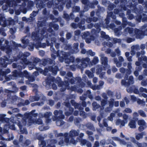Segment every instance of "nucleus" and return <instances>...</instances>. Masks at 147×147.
I'll use <instances>...</instances> for the list:
<instances>
[{
    "label": "nucleus",
    "mask_w": 147,
    "mask_h": 147,
    "mask_svg": "<svg viewBox=\"0 0 147 147\" xmlns=\"http://www.w3.org/2000/svg\"><path fill=\"white\" fill-rule=\"evenodd\" d=\"M69 57L67 56L66 53L64 52H62L59 56V59L60 61L62 62L64 59H65V62L66 63H69L70 62H72L73 60V57H71V60L68 59Z\"/></svg>",
    "instance_id": "1"
},
{
    "label": "nucleus",
    "mask_w": 147,
    "mask_h": 147,
    "mask_svg": "<svg viewBox=\"0 0 147 147\" xmlns=\"http://www.w3.org/2000/svg\"><path fill=\"white\" fill-rule=\"evenodd\" d=\"M130 140L134 144L136 147H147V143L140 142L136 141L134 137H130Z\"/></svg>",
    "instance_id": "2"
},
{
    "label": "nucleus",
    "mask_w": 147,
    "mask_h": 147,
    "mask_svg": "<svg viewBox=\"0 0 147 147\" xmlns=\"http://www.w3.org/2000/svg\"><path fill=\"white\" fill-rule=\"evenodd\" d=\"M113 139L114 140L119 142L121 145H127V147H134L131 143L126 142L125 140H121L118 138L114 137L113 138Z\"/></svg>",
    "instance_id": "3"
},
{
    "label": "nucleus",
    "mask_w": 147,
    "mask_h": 147,
    "mask_svg": "<svg viewBox=\"0 0 147 147\" xmlns=\"http://www.w3.org/2000/svg\"><path fill=\"white\" fill-rule=\"evenodd\" d=\"M123 121L120 119L117 120L116 121V124L118 125L120 124L121 126H124L125 124L127 123L128 116L125 114H124L123 115Z\"/></svg>",
    "instance_id": "4"
},
{
    "label": "nucleus",
    "mask_w": 147,
    "mask_h": 147,
    "mask_svg": "<svg viewBox=\"0 0 147 147\" xmlns=\"http://www.w3.org/2000/svg\"><path fill=\"white\" fill-rule=\"evenodd\" d=\"M134 32L136 35V37L137 38H142L145 35V31H143L137 28L135 29Z\"/></svg>",
    "instance_id": "5"
},
{
    "label": "nucleus",
    "mask_w": 147,
    "mask_h": 147,
    "mask_svg": "<svg viewBox=\"0 0 147 147\" xmlns=\"http://www.w3.org/2000/svg\"><path fill=\"white\" fill-rule=\"evenodd\" d=\"M12 62L10 60H9L5 57H3L0 59V63L3 67H5L8 64H10Z\"/></svg>",
    "instance_id": "6"
},
{
    "label": "nucleus",
    "mask_w": 147,
    "mask_h": 147,
    "mask_svg": "<svg viewBox=\"0 0 147 147\" xmlns=\"http://www.w3.org/2000/svg\"><path fill=\"white\" fill-rule=\"evenodd\" d=\"M100 57L101 58L102 63L104 68V69H107L109 67V66L107 64L108 61L107 57H105L103 54L100 55Z\"/></svg>",
    "instance_id": "7"
},
{
    "label": "nucleus",
    "mask_w": 147,
    "mask_h": 147,
    "mask_svg": "<svg viewBox=\"0 0 147 147\" xmlns=\"http://www.w3.org/2000/svg\"><path fill=\"white\" fill-rule=\"evenodd\" d=\"M138 124L140 125L138 130L142 131L147 127V125L144 120H139L138 122Z\"/></svg>",
    "instance_id": "8"
},
{
    "label": "nucleus",
    "mask_w": 147,
    "mask_h": 147,
    "mask_svg": "<svg viewBox=\"0 0 147 147\" xmlns=\"http://www.w3.org/2000/svg\"><path fill=\"white\" fill-rule=\"evenodd\" d=\"M133 77L132 76H130L128 80L127 77L126 78L125 80H122L121 81L122 84L125 86H127L129 84H133Z\"/></svg>",
    "instance_id": "9"
},
{
    "label": "nucleus",
    "mask_w": 147,
    "mask_h": 147,
    "mask_svg": "<svg viewBox=\"0 0 147 147\" xmlns=\"http://www.w3.org/2000/svg\"><path fill=\"white\" fill-rule=\"evenodd\" d=\"M4 22V24H2V26L3 27H5L7 25H14L15 23V21L11 18H9L7 20L6 19Z\"/></svg>",
    "instance_id": "10"
},
{
    "label": "nucleus",
    "mask_w": 147,
    "mask_h": 147,
    "mask_svg": "<svg viewBox=\"0 0 147 147\" xmlns=\"http://www.w3.org/2000/svg\"><path fill=\"white\" fill-rule=\"evenodd\" d=\"M137 5L138 4L137 3H135L133 4L131 2L128 5V7L133 10L134 12L136 13H139L140 11L136 7Z\"/></svg>",
    "instance_id": "11"
},
{
    "label": "nucleus",
    "mask_w": 147,
    "mask_h": 147,
    "mask_svg": "<svg viewBox=\"0 0 147 147\" xmlns=\"http://www.w3.org/2000/svg\"><path fill=\"white\" fill-rule=\"evenodd\" d=\"M31 37L34 41L39 42L40 40V38L38 32H33L31 34Z\"/></svg>",
    "instance_id": "12"
},
{
    "label": "nucleus",
    "mask_w": 147,
    "mask_h": 147,
    "mask_svg": "<svg viewBox=\"0 0 147 147\" xmlns=\"http://www.w3.org/2000/svg\"><path fill=\"white\" fill-rule=\"evenodd\" d=\"M35 3L38 8L41 9L44 7L45 4L43 0H36Z\"/></svg>",
    "instance_id": "13"
},
{
    "label": "nucleus",
    "mask_w": 147,
    "mask_h": 147,
    "mask_svg": "<svg viewBox=\"0 0 147 147\" xmlns=\"http://www.w3.org/2000/svg\"><path fill=\"white\" fill-rule=\"evenodd\" d=\"M100 37L101 38L106 39L107 41L111 40V38L109 35L106 34V33L103 31H101L100 32Z\"/></svg>",
    "instance_id": "14"
},
{
    "label": "nucleus",
    "mask_w": 147,
    "mask_h": 147,
    "mask_svg": "<svg viewBox=\"0 0 147 147\" xmlns=\"http://www.w3.org/2000/svg\"><path fill=\"white\" fill-rule=\"evenodd\" d=\"M146 133L144 132H142L140 133H135L136 139L137 140H139L140 139L143 138V136L145 135Z\"/></svg>",
    "instance_id": "15"
},
{
    "label": "nucleus",
    "mask_w": 147,
    "mask_h": 147,
    "mask_svg": "<svg viewBox=\"0 0 147 147\" xmlns=\"http://www.w3.org/2000/svg\"><path fill=\"white\" fill-rule=\"evenodd\" d=\"M131 10L128 9L127 11L126 14L127 15V18L130 20H132L134 18V16L133 14L131 13Z\"/></svg>",
    "instance_id": "16"
},
{
    "label": "nucleus",
    "mask_w": 147,
    "mask_h": 147,
    "mask_svg": "<svg viewBox=\"0 0 147 147\" xmlns=\"http://www.w3.org/2000/svg\"><path fill=\"white\" fill-rule=\"evenodd\" d=\"M50 28H53L55 30H57L59 28V26L58 24H54L53 22H50L49 24Z\"/></svg>",
    "instance_id": "17"
},
{
    "label": "nucleus",
    "mask_w": 147,
    "mask_h": 147,
    "mask_svg": "<svg viewBox=\"0 0 147 147\" xmlns=\"http://www.w3.org/2000/svg\"><path fill=\"white\" fill-rule=\"evenodd\" d=\"M57 41V40L55 37H53L51 38V44L50 45L48 41H46L47 44V46H53L54 43H55Z\"/></svg>",
    "instance_id": "18"
},
{
    "label": "nucleus",
    "mask_w": 147,
    "mask_h": 147,
    "mask_svg": "<svg viewBox=\"0 0 147 147\" xmlns=\"http://www.w3.org/2000/svg\"><path fill=\"white\" fill-rule=\"evenodd\" d=\"M98 9L96 12V14L98 16H99L98 14H100L101 12H103L105 11V9L103 7H101L99 5L97 6Z\"/></svg>",
    "instance_id": "19"
},
{
    "label": "nucleus",
    "mask_w": 147,
    "mask_h": 147,
    "mask_svg": "<svg viewBox=\"0 0 147 147\" xmlns=\"http://www.w3.org/2000/svg\"><path fill=\"white\" fill-rule=\"evenodd\" d=\"M128 126L131 128H135L136 127L135 121L133 120L131 121L129 123Z\"/></svg>",
    "instance_id": "20"
},
{
    "label": "nucleus",
    "mask_w": 147,
    "mask_h": 147,
    "mask_svg": "<svg viewBox=\"0 0 147 147\" xmlns=\"http://www.w3.org/2000/svg\"><path fill=\"white\" fill-rule=\"evenodd\" d=\"M47 29L45 27L43 28L40 30V34H41V36L43 38L45 37L46 38H47V36H46V35L45 36L44 34L46 32Z\"/></svg>",
    "instance_id": "21"
},
{
    "label": "nucleus",
    "mask_w": 147,
    "mask_h": 147,
    "mask_svg": "<svg viewBox=\"0 0 147 147\" xmlns=\"http://www.w3.org/2000/svg\"><path fill=\"white\" fill-rule=\"evenodd\" d=\"M54 113L55 115H59V116L61 119H63L64 118V115H62V112L61 111H59L57 110L55 111Z\"/></svg>",
    "instance_id": "22"
},
{
    "label": "nucleus",
    "mask_w": 147,
    "mask_h": 147,
    "mask_svg": "<svg viewBox=\"0 0 147 147\" xmlns=\"http://www.w3.org/2000/svg\"><path fill=\"white\" fill-rule=\"evenodd\" d=\"M140 90L141 92L142 93V96L144 98L146 97L147 96L146 94L143 92L147 93V90L143 88H140Z\"/></svg>",
    "instance_id": "23"
},
{
    "label": "nucleus",
    "mask_w": 147,
    "mask_h": 147,
    "mask_svg": "<svg viewBox=\"0 0 147 147\" xmlns=\"http://www.w3.org/2000/svg\"><path fill=\"white\" fill-rule=\"evenodd\" d=\"M142 14L137 15L136 17V21L138 22H140L142 21Z\"/></svg>",
    "instance_id": "24"
},
{
    "label": "nucleus",
    "mask_w": 147,
    "mask_h": 147,
    "mask_svg": "<svg viewBox=\"0 0 147 147\" xmlns=\"http://www.w3.org/2000/svg\"><path fill=\"white\" fill-rule=\"evenodd\" d=\"M64 5V3L59 4V5H57L55 4L56 7H57V9L59 11H62L63 9V6Z\"/></svg>",
    "instance_id": "25"
},
{
    "label": "nucleus",
    "mask_w": 147,
    "mask_h": 147,
    "mask_svg": "<svg viewBox=\"0 0 147 147\" xmlns=\"http://www.w3.org/2000/svg\"><path fill=\"white\" fill-rule=\"evenodd\" d=\"M79 131L73 130L70 132V135L71 136H76L78 135L79 134Z\"/></svg>",
    "instance_id": "26"
},
{
    "label": "nucleus",
    "mask_w": 147,
    "mask_h": 147,
    "mask_svg": "<svg viewBox=\"0 0 147 147\" xmlns=\"http://www.w3.org/2000/svg\"><path fill=\"white\" fill-rule=\"evenodd\" d=\"M20 77H23V76L25 77L26 78H28L29 77V74L26 71H25L22 73H21L20 75Z\"/></svg>",
    "instance_id": "27"
},
{
    "label": "nucleus",
    "mask_w": 147,
    "mask_h": 147,
    "mask_svg": "<svg viewBox=\"0 0 147 147\" xmlns=\"http://www.w3.org/2000/svg\"><path fill=\"white\" fill-rule=\"evenodd\" d=\"M142 22H147V15L145 13H142Z\"/></svg>",
    "instance_id": "28"
},
{
    "label": "nucleus",
    "mask_w": 147,
    "mask_h": 147,
    "mask_svg": "<svg viewBox=\"0 0 147 147\" xmlns=\"http://www.w3.org/2000/svg\"><path fill=\"white\" fill-rule=\"evenodd\" d=\"M38 13V11H33L30 14V18H31V20L33 19V18L36 16Z\"/></svg>",
    "instance_id": "29"
},
{
    "label": "nucleus",
    "mask_w": 147,
    "mask_h": 147,
    "mask_svg": "<svg viewBox=\"0 0 147 147\" xmlns=\"http://www.w3.org/2000/svg\"><path fill=\"white\" fill-rule=\"evenodd\" d=\"M107 15L110 18V17L111 18L113 19H116V15H114L112 11L108 13Z\"/></svg>",
    "instance_id": "30"
},
{
    "label": "nucleus",
    "mask_w": 147,
    "mask_h": 147,
    "mask_svg": "<svg viewBox=\"0 0 147 147\" xmlns=\"http://www.w3.org/2000/svg\"><path fill=\"white\" fill-rule=\"evenodd\" d=\"M125 101L127 104L129 102V101L126 98H125L123 101H122L120 102V105L121 107H123L124 106L125 104L124 102Z\"/></svg>",
    "instance_id": "31"
},
{
    "label": "nucleus",
    "mask_w": 147,
    "mask_h": 147,
    "mask_svg": "<svg viewBox=\"0 0 147 147\" xmlns=\"http://www.w3.org/2000/svg\"><path fill=\"white\" fill-rule=\"evenodd\" d=\"M63 17L67 21H69L70 20L69 15L67 13H64Z\"/></svg>",
    "instance_id": "32"
},
{
    "label": "nucleus",
    "mask_w": 147,
    "mask_h": 147,
    "mask_svg": "<svg viewBox=\"0 0 147 147\" xmlns=\"http://www.w3.org/2000/svg\"><path fill=\"white\" fill-rule=\"evenodd\" d=\"M80 10V8L78 6H76L73 7L72 8V11L73 12H79Z\"/></svg>",
    "instance_id": "33"
},
{
    "label": "nucleus",
    "mask_w": 147,
    "mask_h": 147,
    "mask_svg": "<svg viewBox=\"0 0 147 147\" xmlns=\"http://www.w3.org/2000/svg\"><path fill=\"white\" fill-rule=\"evenodd\" d=\"M34 2L33 1H29L27 3V7L28 9L34 6Z\"/></svg>",
    "instance_id": "34"
},
{
    "label": "nucleus",
    "mask_w": 147,
    "mask_h": 147,
    "mask_svg": "<svg viewBox=\"0 0 147 147\" xmlns=\"http://www.w3.org/2000/svg\"><path fill=\"white\" fill-rule=\"evenodd\" d=\"M121 40L120 39H118L117 38H114L113 39V42L114 44L117 43H121Z\"/></svg>",
    "instance_id": "35"
},
{
    "label": "nucleus",
    "mask_w": 147,
    "mask_h": 147,
    "mask_svg": "<svg viewBox=\"0 0 147 147\" xmlns=\"http://www.w3.org/2000/svg\"><path fill=\"white\" fill-rule=\"evenodd\" d=\"M115 7V5L113 4L109 3L108 6V9L110 11H112L113 10Z\"/></svg>",
    "instance_id": "36"
},
{
    "label": "nucleus",
    "mask_w": 147,
    "mask_h": 147,
    "mask_svg": "<svg viewBox=\"0 0 147 147\" xmlns=\"http://www.w3.org/2000/svg\"><path fill=\"white\" fill-rule=\"evenodd\" d=\"M54 1L53 0H51L49 1L47 3V5L49 8H51L52 7V6L53 5Z\"/></svg>",
    "instance_id": "37"
},
{
    "label": "nucleus",
    "mask_w": 147,
    "mask_h": 147,
    "mask_svg": "<svg viewBox=\"0 0 147 147\" xmlns=\"http://www.w3.org/2000/svg\"><path fill=\"white\" fill-rule=\"evenodd\" d=\"M93 109V110H95L96 109L99 107V106L97 104L96 102H94L92 104Z\"/></svg>",
    "instance_id": "38"
},
{
    "label": "nucleus",
    "mask_w": 147,
    "mask_h": 147,
    "mask_svg": "<svg viewBox=\"0 0 147 147\" xmlns=\"http://www.w3.org/2000/svg\"><path fill=\"white\" fill-rule=\"evenodd\" d=\"M102 44L103 45H106V46H113V44L112 42H104Z\"/></svg>",
    "instance_id": "39"
},
{
    "label": "nucleus",
    "mask_w": 147,
    "mask_h": 147,
    "mask_svg": "<svg viewBox=\"0 0 147 147\" xmlns=\"http://www.w3.org/2000/svg\"><path fill=\"white\" fill-rule=\"evenodd\" d=\"M82 65H83V64H85V67H86V62L88 63L90 61V59L89 58H86L85 59H82Z\"/></svg>",
    "instance_id": "40"
},
{
    "label": "nucleus",
    "mask_w": 147,
    "mask_h": 147,
    "mask_svg": "<svg viewBox=\"0 0 147 147\" xmlns=\"http://www.w3.org/2000/svg\"><path fill=\"white\" fill-rule=\"evenodd\" d=\"M72 2L71 0H68L67 2V3L66 5V7L67 9H69L71 7V4Z\"/></svg>",
    "instance_id": "41"
},
{
    "label": "nucleus",
    "mask_w": 147,
    "mask_h": 147,
    "mask_svg": "<svg viewBox=\"0 0 147 147\" xmlns=\"http://www.w3.org/2000/svg\"><path fill=\"white\" fill-rule=\"evenodd\" d=\"M86 74L88 76V77L90 78H91L93 76L92 72H91L89 71H87L86 72Z\"/></svg>",
    "instance_id": "42"
},
{
    "label": "nucleus",
    "mask_w": 147,
    "mask_h": 147,
    "mask_svg": "<svg viewBox=\"0 0 147 147\" xmlns=\"http://www.w3.org/2000/svg\"><path fill=\"white\" fill-rule=\"evenodd\" d=\"M42 13L45 16H48L49 14V12L47 11V9L45 8L42 10Z\"/></svg>",
    "instance_id": "43"
},
{
    "label": "nucleus",
    "mask_w": 147,
    "mask_h": 147,
    "mask_svg": "<svg viewBox=\"0 0 147 147\" xmlns=\"http://www.w3.org/2000/svg\"><path fill=\"white\" fill-rule=\"evenodd\" d=\"M22 43L24 45H27L29 43V41L28 39H22L21 40Z\"/></svg>",
    "instance_id": "44"
},
{
    "label": "nucleus",
    "mask_w": 147,
    "mask_h": 147,
    "mask_svg": "<svg viewBox=\"0 0 147 147\" xmlns=\"http://www.w3.org/2000/svg\"><path fill=\"white\" fill-rule=\"evenodd\" d=\"M44 22L42 21H38L37 23V25L38 27H42L44 26Z\"/></svg>",
    "instance_id": "45"
},
{
    "label": "nucleus",
    "mask_w": 147,
    "mask_h": 147,
    "mask_svg": "<svg viewBox=\"0 0 147 147\" xmlns=\"http://www.w3.org/2000/svg\"><path fill=\"white\" fill-rule=\"evenodd\" d=\"M4 39V38H3ZM4 41V44L3 45H1L0 46H13L12 45H9V42L6 40L4 39L3 42Z\"/></svg>",
    "instance_id": "46"
},
{
    "label": "nucleus",
    "mask_w": 147,
    "mask_h": 147,
    "mask_svg": "<svg viewBox=\"0 0 147 147\" xmlns=\"http://www.w3.org/2000/svg\"><path fill=\"white\" fill-rule=\"evenodd\" d=\"M102 2L103 5L105 6H107L110 3V1H108L107 0H102Z\"/></svg>",
    "instance_id": "47"
},
{
    "label": "nucleus",
    "mask_w": 147,
    "mask_h": 147,
    "mask_svg": "<svg viewBox=\"0 0 147 147\" xmlns=\"http://www.w3.org/2000/svg\"><path fill=\"white\" fill-rule=\"evenodd\" d=\"M0 116H1V117H2L1 118L0 120L1 121H2L3 122V120H4V121H6V122H7V121H8L9 120V119L7 118H4V117H5L6 116V115H0Z\"/></svg>",
    "instance_id": "48"
},
{
    "label": "nucleus",
    "mask_w": 147,
    "mask_h": 147,
    "mask_svg": "<svg viewBox=\"0 0 147 147\" xmlns=\"http://www.w3.org/2000/svg\"><path fill=\"white\" fill-rule=\"evenodd\" d=\"M64 0H55V4L57 5H59V4L64 3L63 2Z\"/></svg>",
    "instance_id": "49"
},
{
    "label": "nucleus",
    "mask_w": 147,
    "mask_h": 147,
    "mask_svg": "<svg viewBox=\"0 0 147 147\" xmlns=\"http://www.w3.org/2000/svg\"><path fill=\"white\" fill-rule=\"evenodd\" d=\"M5 18L2 16L0 17V25L1 24V23L3 22L2 24H4V21L5 20Z\"/></svg>",
    "instance_id": "50"
},
{
    "label": "nucleus",
    "mask_w": 147,
    "mask_h": 147,
    "mask_svg": "<svg viewBox=\"0 0 147 147\" xmlns=\"http://www.w3.org/2000/svg\"><path fill=\"white\" fill-rule=\"evenodd\" d=\"M100 22L95 23L94 24V26L96 29L98 30L100 27Z\"/></svg>",
    "instance_id": "51"
},
{
    "label": "nucleus",
    "mask_w": 147,
    "mask_h": 147,
    "mask_svg": "<svg viewBox=\"0 0 147 147\" xmlns=\"http://www.w3.org/2000/svg\"><path fill=\"white\" fill-rule=\"evenodd\" d=\"M110 18L107 15L106 18L105 19V23L107 25H108L110 22Z\"/></svg>",
    "instance_id": "52"
},
{
    "label": "nucleus",
    "mask_w": 147,
    "mask_h": 147,
    "mask_svg": "<svg viewBox=\"0 0 147 147\" xmlns=\"http://www.w3.org/2000/svg\"><path fill=\"white\" fill-rule=\"evenodd\" d=\"M138 112L140 115L144 117H146V115L143 111L142 110H140L138 111Z\"/></svg>",
    "instance_id": "53"
},
{
    "label": "nucleus",
    "mask_w": 147,
    "mask_h": 147,
    "mask_svg": "<svg viewBox=\"0 0 147 147\" xmlns=\"http://www.w3.org/2000/svg\"><path fill=\"white\" fill-rule=\"evenodd\" d=\"M98 59L97 57H95L93 60V62L94 64L97 63L98 61Z\"/></svg>",
    "instance_id": "54"
},
{
    "label": "nucleus",
    "mask_w": 147,
    "mask_h": 147,
    "mask_svg": "<svg viewBox=\"0 0 147 147\" xmlns=\"http://www.w3.org/2000/svg\"><path fill=\"white\" fill-rule=\"evenodd\" d=\"M90 34V33L88 32H84L83 36L85 38H86Z\"/></svg>",
    "instance_id": "55"
},
{
    "label": "nucleus",
    "mask_w": 147,
    "mask_h": 147,
    "mask_svg": "<svg viewBox=\"0 0 147 147\" xmlns=\"http://www.w3.org/2000/svg\"><path fill=\"white\" fill-rule=\"evenodd\" d=\"M56 123L57 125L59 126L62 125L63 123V122L61 120H58L57 121Z\"/></svg>",
    "instance_id": "56"
},
{
    "label": "nucleus",
    "mask_w": 147,
    "mask_h": 147,
    "mask_svg": "<svg viewBox=\"0 0 147 147\" xmlns=\"http://www.w3.org/2000/svg\"><path fill=\"white\" fill-rule=\"evenodd\" d=\"M114 102V100L113 99H111L109 101V105L110 107H111L113 106V103Z\"/></svg>",
    "instance_id": "57"
},
{
    "label": "nucleus",
    "mask_w": 147,
    "mask_h": 147,
    "mask_svg": "<svg viewBox=\"0 0 147 147\" xmlns=\"http://www.w3.org/2000/svg\"><path fill=\"white\" fill-rule=\"evenodd\" d=\"M120 10L116 8L114 10L113 12L115 14H118L119 13Z\"/></svg>",
    "instance_id": "58"
},
{
    "label": "nucleus",
    "mask_w": 147,
    "mask_h": 147,
    "mask_svg": "<svg viewBox=\"0 0 147 147\" xmlns=\"http://www.w3.org/2000/svg\"><path fill=\"white\" fill-rule=\"evenodd\" d=\"M82 3V4L85 5L88 4L89 1L88 0H81Z\"/></svg>",
    "instance_id": "59"
},
{
    "label": "nucleus",
    "mask_w": 147,
    "mask_h": 147,
    "mask_svg": "<svg viewBox=\"0 0 147 147\" xmlns=\"http://www.w3.org/2000/svg\"><path fill=\"white\" fill-rule=\"evenodd\" d=\"M115 116V114L114 113H111L110 117L108 118V119L111 121H112L113 120V118Z\"/></svg>",
    "instance_id": "60"
},
{
    "label": "nucleus",
    "mask_w": 147,
    "mask_h": 147,
    "mask_svg": "<svg viewBox=\"0 0 147 147\" xmlns=\"http://www.w3.org/2000/svg\"><path fill=\"white\" fill-rule=\"evenodd\" d=\"M81 31L79 30H77L74 32V34L76 36H78L80 34Z\"/></svg>",
    "instance_id": "61"
},
{
    "label": "nucleus",
    "mask_w": 147,
    "mask_h": 147,
    "mask_svg": "<svg viewBox=\"0 0 147 147\" xmlns=\"http://www.w3.org/2000/svg\"><path fill=\"white\" fill-rule=\"evenodd\" d=\"M87 53L91 56H93L95 55V53L92 52L91 50H89L87 52Z\"/></svg>",
    "instance_id": "62"
},
{
    "label": "nucleus",
    "mask_w": 147,
    "mask_h": 147,
    "mask_svg": "<svg viewBox=\"0 0 147 147\" xmlns=\"http://www.w3.org/2000/svg\"><path fill=\"white\" fill-rule=\"evenodd\" d=\"M72 27L74 28H78L77 24L74 23H72L71 24Z\"/></svg>",
    "instance_id": "63"
},
{
    "label": "nucleus",
    "mask_w": 147,
    "mask_h": 147,
    "mask_svg": "<svg viewBox=\"0 0 147 147\" xmlns=\"http://www.w3.org/2000/svg\"><path fill=\"white\" fill-rule=\"evenodd\" d=\"M66 38L67 39H69L71 37V34L70 33H67L66 34Z\"/></svg>",
    "instance_id": "64"
}]
</instances>
